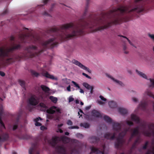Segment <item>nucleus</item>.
Instances as JSON below:
<instances>
[{
	"label": "nucleus",
	"mask_w": 154,
	"mask_h": 154,
	"mask_svg": "<svg viewBox=\"0 0 154 154\" xmlns=\"http://www.w3.org/2000/svg\"><path fill=\"white\" fill-rule=\"evenodd\" d=\"M86 6L82 15V35L84 29H88L91 32H94L108 28L112 24H118L130 15L135 13H139L144 9L145 0H134L130 6H122L115 8L108 12H102L99 16L90 14L87 16L89 0H87Z\"/></svg>",
	"instance_id": "obj_1"
},
{
	"label": "nucleus",
	"mask_w": 154,
	"mask_h": 154,
	"mask_svg": "<svg viewBox=\"0 0 154 154\" xmlns=\"http://www.w3.org/2000/svg\"><path fill=\"white\" fill-rule=\"evenodd\" d=\"M103 119L107 123L112 124L113 129L114 133L112 134L108 132L104 135V138L110 140H113L116 138V140L115 143V146L116 148H119L123 144L124 141L123 139V137L126 132L129 131V129L125 128V124L128 125L132 126L133 125V122L127 120L125 122H123L121 124L113 122L112 120L108 116H104L103 117Z\"/></svg>",
	"instance_id": "obj_2"
},
{
	"label": "nucleus",
	"mask_w": 154,
	"mask_h": 154,
	"mask_svg": "<svg viewBox=\"0 0 154 154\" xmlns=\"http://www.w3.org/2000/svg\"><path fill=\"white\" fill-rule=\"evenodd\" d=\"M131 117L133 121L140 124V126L135 128L132 132L131 138L138 135L140 133L145 136L154 137V123L146 124L144 122L140 121L139 118L134 114L131 115Z\"/></svg>",
	"instance_id": "obj_3"
},
{
	"label": "nucleus",
	"mask_w": 154,
	"mask_h": 154,
	"mask_svg": "<svg viewBox=\"0 0 154 154\" xmlns=\"http://www.w3.org/2000/svg\"><path fill=\"white\" fill-rule=\"evenodd\" d=\"M40 38L36 36L32 32L29 31L28 29L24 28L22 30H19L15 35H12L10 38Z\"/></svg>",
	"instance_id": "obj_4"
},
{
	"label": "nucleus",
	"mask_w": 154,
	"mask_h": 154,
	"mask_svg": "<svg viewBox=\"0 0 154 154\" xmlns=\"http://www.w3.org/2000/svg\"><path fill=\"white\" fill-rule=\"evenodd\" d=\"M148 97H152L154 99V95L150 90L147 89L143 94L142 100L139 106V109L142 110H144L145 109L147 104L146 100Z\"/></svg>",
	"instance_id": "obj_5"
},
{
	"label": "nucleus",
	"mask_w": 154,
	"mask_h": 154,
	"mask_svg": "<svg viewBox=\"0 0 154 154\" xmlns=\"http://www.w3.org/2000/svg\"><path fill=\"white\" fill-rule=\"evenodd\" d=\"M69 150V152L71 154H78V150L75 147L73 148H70ZM56 151L59 154H69L68 153V150H67L63 145L57 146L56 149Z\"/></svg>",
	"instance_id": "obj_6"
},
{
	"label": "nucleus",
	"mask_w": 154,
	"mask_h": 154,
	"mask_svg": "<svg viewBox=\"0 0 154 154\" xmlns=\"http://www.w3.org/2000/svg\"><path fill=\"white\" fill-rule=\"evenodd\" d=\"M42 94H40L38 95L32 96L29 99V104L32 106H35L38 104L40 100L44 101V100Z\"/></svg>",
	"instance_id": "obj_7"
},
{
	"label": "nucleus",
	"mask_w": 154,
	"mask_h": 154,
	"mask_svg": "<svg viewBox=\"0 0 154 154\" xmlns=\"http://www.w3.org/2000/svg\"><path fill=\"white\" fill-rule=\"evenodd\" d=\"M20 47V45H15L13 47L11 48H7L6 49L0 48V57H8V53L9 52L13 51L15 49H19Z\"/></svg>",
	"instance_id": "obj_8"
},
{
	"label": "nucleus",
	"mask_w": 154,
	"mask_h": 154,
	"mask_svg": "<svg viewBox=\"0 0 154 154\" xmlns=\"http://www.w3.org/2000/svg\"><path fill=\"white\" fill-rule=\"evenodd\" d=\"M71 140L68 137L63 136L61 137H53L51 143L53 145H55L56 143H69L70 142Z\"/></svg>",
	"instance_id": "obj_9"
},
{
	"label": "nucleus",
	"mask_w": 154,
	"mask_h": 154,
	"mask_svg": "<svg viewBox=\"0 0 154 154\" xmlns=\"http://www.w3.org/2000/svg\"><path fill=\"white\" fill-rule=\"evenodd\" d=\"M72 63L73 64L78 66L81 69L87 71L89 73H91V72L90 69L87 67L83 65L80 62H79L78 60L75 59H73L72 60Z\"/></svg>",
	"instance_id": "obj_10"
},
{
	"label": "nucleus",
	"mask_w": 154,
	"mask_h": 154,
	"mask_svg": "<svg viewBox=\"0 0 154 154\" xmlns=\"http://www.w3.org/2000/svg\"><path fill=\"white\" fill-rule=\"evenodd\" d=\"M47 111L48 113L50 114H53L57 113L60 114L61 113V110L59 107L53 106L51 107L49 109H48Z\"/></svg>",
	"instance_id": "obj_11"
},
{
	"label": "nucleus",
	"mask_w": 154,
	"mask_h": 154,
	"mask_svg": "<svg viewBox=\"0 0 154 154\" xmlns=\"http://www.w3.org/2000/svg\"><path fill=\"white\" fill-rule=\"evenodd\" d=\"M106 77L110 79L116 84L121 86H124V84L122 82L115 79L110 75L108 74H106Z\"/></svg>",
	"instance_id": "obj_12"
},
{
	"label": "nucleus",
	"mask_w": 154,
	"mask_h": 154,
	"mask_svg": "<svg viewBox=\"0 0 154 154\" xmlns=\"http://www.w3.org/2000/svg\"><path fill=\"white\" fill-rule=\"evenodd\" d=\"M103 152H101L100 150L95 147H92L91 149V152L92 153H94V154H107L105 153V146H103Z\"/></svg>",
	"instance_id": "obj_13"
},
{
	"label": "nucleus",
	"mask_w": 154,
	"mask_h": 154,
	"mask_svg": "<svg viewBox=\"0 0 154 154\" xmlns=\"http://www.w3.org/2000/svg\"><path fill=\"white\" fill-rule=\"evenodd\" d=\"M42 75L47 78H49L55 80H58V79L57 77L54 76L53 75H50L46 71H43L42 72Z\"/></svg>",
	"instance_id": "obj_14"
},
{
	"label": "nucleus",
	"mask_w": 154,
	"mask_h": 154,
	"mask_svg": "<svg viewBox=\"0 0 154 154\" xmlns=\"http://www.w3.org/2000/svg\"><path fill=\"white\" fill-rule=\"evenodd\" d=\"M99 97L101 100H97V103L100 105H103L105 104L106 103L107 99L101 95Z\"/></svg>",
	"instance_id": "obj_15"
},
{
	"label": "nucleus",
	"mask_w": 154,
	"mask_h": 154,
	"mask_svg": "<svg viewBox=\"0 0 154 154\" xmlns=\"http://www.w3.org/2000/svg\"><path fill=\"white\" fill-rule=\"evenodd\" d=\"M92 116L94 117L101 118L103 117L102 115L99 112L94 110L92 111Z\"/></svg>",
	"instance_id": "obj_16"
},
{
	"label": "nucleus",
	"mask_w": 154,
	"mask_h": 154,
	"mask_svg": "<svg viewBox=\"0 0 154 154\" xmlns=\"http://www.w3.org/2000/svg\"><path fill=\"white\" fill-rule=\"evenodd\" d=\"M135 71L136 73L140 77L146 79H148L147 76L145 74L137 69Z\"/></svg>",
	"instance_id": "obj_17"
},
{
	"label": "nucleus",
	"mask_w": 154,
	"mask_h": 154,
	"mask_svg": "<svg viewBox=\"0 0 154 154\" xmlns=\"http://www.w3.org/2000/svg\"><path fill=\"white\" fill-rule=\"evenodd\" d=\"M135 71L136 73L140 77L146 79H148L147 76L145 74L137 69Z\"/></svg>",
	"instance_id": "obj_18"
},
{
	"label": "nucleus",
	"mask_w": 154,
	"mask_h": 154,
	"mask_svg": "<svg viewBox=\"0 0 154 154\" xmlns=\"http://www.w3.org/2000/svg\"><path fill=\"white\" fill-rule=\"evenodd\" d=\"M54 39H50L48 42H47L45 44V45H52L53 47H54L57 46V44L54 41Z\"/></svg>",
	"instance_id": "obj_19"
},
{
	"label": "nucleus",
	"mask_w": 154,
	"mask_h": 154,
	"mask_svg": "<svg viewBox=\"0 0 154 154\" xmlns=\"http://www.w3.org/2000/svg\"><path fill=\"white\" fill-rule=\"evenodd\" d=\"M38 106V108L42 111H45L47 107L46 105L43 103H40Z\"/></svg>",
	"instance_id": "obj_20"
},
{
	"label": "nucleus",
	"mask_w": 154,
	"mask_h": 154,
	"mask_svg": "<svg viewBox=\"0 0 154 154\" xmlns=\"http://www.w3.org/2000/svg\"><path fill=\"white\" fill-rule=\"evenodd\" d=\"M154 140L152 143V146L150 149L149 150L146 154H154Z\"/></svg>",
	"instance_id": "obj_21"
},
{
	"label": "nucleus",
	"mask_w": 154,
	"mask_h": 154,
	"mask_svg": "<svg viewBox=\"0 0 154 154\" xmlns=\"http://www.w3.org/2000/svg\"><path fill=\"white\" fill-rule=\"evenodd\" d=\"M118 112L122 115H124L127 113V110L125 109L119 108L118 109Z\"/></svg>",
	"instance_id": "obj_22"
},
{
	"label": "nucleus",
	"mask_w": 154,
	"mask_h": 154,
	"mask_svg": "<svg viewBox=\"0 0 154 154\" xmlns=\"http://www.w3.org/2000/svg\"><path fill=\"white\" fill-rule=\"evenodd\" d=\"M42 119L39 117L37 118L34 120L35 122V125L36 126H39L41 125V124L40 123L39 121L40 120H41Z\"/></svg>",
	"instance_id": "obj_23"
},
{
	"label": "nucleus",
	"mask_w": 154,
	"mask_h": 154,
	"mask_svg": "<svg viewBox=\"0 0 154 154\" xmlns=\"http://www.w3.org/2000/svg\"><path fill=\"white\" fill-rule=\"evenodd\" d=\"M72 82L75 85V87L77 88L78 89H79V92L81 93H84V91L81 88H80V87L79 85L77 84L76 82L74 81H72Z\"/></svg>",
	"instance_id": "obj_24"
},
{
	"label": "nucleus",
	"mask_w": 154,
	"mask_h": 154,
	"mask_svg": "<svg viewBox=\"0 0 154 154\" xmlns=\"http://www.w3.org/2000/svg\"><path fill=\"white\" fill-rule=\"evenodd\" d=\"M108 104L109 107L111 108H114L117 106L116 103L112 101H109L108 102Z\"/></svg>",
	"instance_id": "obj_25"
},
{
	"label": "nucleus",
	"mask_w": 154,
	"mask_h": 154,
	"mask_svg": "<svg viewBox=\"0 0 154 154\" xmlns=\"http://www.w3.org/2000/svg\"><path fill=\"white\" fill-rule=\"evenodd\" d=\"M29 154H39L37 150L35 149L30 148L29 150Z\"/></svg>",
	"instance_id": "obj_26"
},
{
	"label": "nucleus",
	"mask_w": 154,
	"mask_h": 154,
	"mask_svg": "<svg viewBox=\"0 0 154 154\" xmlns=\"http://www.w3.org/2000/svg\"><path fill=\"white\" fill-rule=\"evenodd\" d=\"M8 136L7 134H4L2 137L0 136V141L6 140L8 139Z\"/></svg>",
	"instance_id": "obj_27"
},
{
	"label": "nucleus",
	"mask_w": 154,
	"mask_h": 154,
	"mask_svg": "<svg viewBox=\"0 0 154 154\" xmlns=\"http://www.w3.org/2000/svg\"><path fill=\"white\" fill-rule=\"evenodd\" d=\"M127 40L131 45L135 47L134 46V44H136V42L134 39H127Z\"/></svg>",
	"instance_id": "obj_28"
},
{
	"label": "nucleus",
	"mask_w": 154,
	"mask_h": 154,
	"mask_svg": "<svg viewBox=\"0 0 154 154\" xmlns=\"http://www.w3.org/2000/svg\"><path fill=\"white\" fill-rule=\"evenodd\" d=\"M49 98L54 103H57V97H54L53 96H51Z\"/></svg>",
	"instance_id": "obj_29"
},
{
	"label": "nucleus",
	"mask_w": 154,
	"mask_h": 154,
	"mask_svg": "<svg viewBox=\"0 0 154 154\" xmlns=\"http://www.w3.org/2000/svg\"><path fill=\"white\" fill-rule=\"evenodd\" d=\"M41 88L43 91L45 92H48L49 91V88L45 85H42L41 86Z\"/></svg>",
	"instance_id": "obj_30"
},
{
	"label": "nucleus",
	"mask_w": 154,
	"mask_h": 154,
	"mask_svg": "<svg viewBox=\"0 0 154 154\" xmlns=\"http://www.w3.org/2000/svg\"><path fill=\"white\" fill-rule=\"evenodd\" d=\"M63 124H61L57 125L58 129L57 130V132H60V133H62L63 131L60 129V128L63 125Z\"/></svg>",
	"instance_id": "obj_31"
},
{
	"label": "nucleus",
	"mask_w": 154,
	"mask_h": 154,
	"mask_svg": "<svg viewBox=\"0 0 154 154\" xmlns=\"http://www.w3.org/2000/svg\"><path fill=\"white\" fill-rule=\"evenodd\" d=\"M149 81L150 82L149 87L152 88H153L154 87V79H150Z\"/></svg>",
	"instance_id": "obj_32"
},
{
	"label": "nucleus",
	"mask_w": 154,
	"mask_h": 154,
	"mask_svg": "<svg viewBox=\"0 0 154 154\" xmlns=\"http://www.w3.org/2000/svg\"><path fill=\"white\" fill-rule=\"evenodd\" d=\"M82 85L83 86L88 90H90L92 86L86 82L83 83Z\"/></svg>",
	"instance_id": "obj_33"
},
{
	"label": "nucleus",
	"mask_w": 154,
	"mask_h": 154,
	"mask_svg": "<svg viewBox=\"0 0 154 154\" xmlns=\"http://www.w3.org/2000/svg\"><path fill=\"white\" fill-rule=\"evenodd\" d=\"M12 59L11 58H10L8 57L5 58L4 59V60L5 61V62L7 63H11V61H12Z\"/></svg>",
	"instance_id": "obj_34"
},
{
	"label": "nucleus",
	"mask_w": 154,
	"mask_h": 154,
	"mask_svg": "<svg viewBox=\"0 0 154 154\" xmlns=\"http://www.w3.org/2000/svg\"><path fill=\"white\" fill-rule=\"evenodd\" d=\"M81 126L85 128H88L89 127V125L88 123H81L80 124Z\"/></svg>",
	"instance_id": "obj_35"
},
{
	"label": "nucleus",
	"mask_w": 154,
	"mask_h": 154,
	"mask_svg": "<svg viewBox=\"0 0 154 154\" xmlns=\"http://www.w3.org/2000/svg\"><path fill=\"white\" fill-rule=\"evenodd\" d=\"M140 141V140L139 138H138L135 141L134 144H133L132 149H133L135 145L138 143H139Z\"/></svg>",
	"instance_id": "obj_36"
},
{
	"label": "nucleus",
	"mask_w": 154,
	"mask_h": 154,
	"mask_svg": "<svg viewBox=\"0 0 154 154\" xmlns=\"http://www.w3.org/2000/svg\"><path fill=\"white\" fill-rule=\"evenodd\" d=\"M21 86L23 88L25 89V82L23 80H20L19 81Z\"/></svg>",
	"instance_id": "obj_37"
},
{
	"label": "nucleus",
	"mask_w": 154,
	"mask_h": 154,
	"mask_svg": "<svg viewBox=\"0 0 154 154\" xmlns=\"http://www.w3.org/2000/svg\"><path fill=\"white\" fill-rule=\"evenodd\" d=\"M31 72L32 75L36 77H38L39 75V74L34 70L31 71Z\"/></svg>",
	"instance_id": "obj_38"
},
{
	"label": "nucleus",
	"mask_w": 154,
	"mask_h": 154,
	"mask_svg": "<svg viewBox=\"0 0 154 154\" xmlns=\"http://www.w3.org/2000/svg\"><path fill=\"white\" fill-rule=\"evenodd\" d=\"M0 124H1V127L2 129L5 128V127L4 125L1 120V118H0Z\"/></svg>",
	"instance_id": "obj_39"
},
{
	"label": "nucleus",
	"mask_w": 154,
	"mask_h": 154,
	"mask_svg": "<svg viewBox=\"0 0 154 154\" xmlns=\"http://www.w3.org/2000/svg\"><path fill=\"white\" fill-rule=\"evenodd\" d=\"M132 101L134 103H137L138 101V99L137 98L135 97H132Z\"/></svg>",
	"instance_id": "obj_40"
},
{
	"label": "nucleus",
	"mask_w": 154,
	"mask_h": 154,
	"mask_svg": "<svg viewBox=\"0 0 154 154\" xmlns=\"http://www.w3.org/2000/svg\"><path fill=\"white\" fill-rule=\"evenodd\" d=\"M74 100V98H73L72 96H70L69 98V102H70L73 101Z\"/></svg>",
	"instance_id": "obj_41"
},
{
	"label": "nucleus",
	"mask_w": 154,
	"mask_h": 154,
	"mask_svg": "<svg viewBox=\"0 0 154 154\" xmlns=\"http://www.w3.org/2000/svg\"><path fill=\"white\" fill-rule=\"evenodd\" d=\"M82 74L84 76H85L86 78L89 79H91V77L90 76H89L88 75L85 73H82Z\"/></svg>",
	"instance_id": "obj_42"
},
{
	"label": "nucleus",
	"mask_w": 154,
	"mask_h": 154,
	"mask_svg": "<svg viewBox=\"0 0 154 154\" xmlns=\"http://www.w3.org/2000/svg\"><path fill=\"white\" fill-rule=\"evenodd\" d=\"M67 124L69 125H71L72 124V122L71 120H68L67 122Z\"/></svg>",
	"instance_id": "obj_43"
},
{
	"label": "nucleus",
	"mask_w": 154,
	"mask_h": 154,
	"mask_svg": "<svg viewBox=\"0 0 154 154\" xmlns=\"http://www.w3.org/2000/svg\"><path fill=\"white\" fill-rule=\"evenodd\" d=\"M93 89H94V87H93V86H91V88L90 89V93L91 95L92 94L93 92Z\"/></svg>",
	"instance_id": "obj_44"
},
{
	"label": "nucleus",
	"mask_w": 154,
	"mask_h": 154,
	"mask_svg": "<svg viewBox=\"0 0 154 154\" xmlns=\"http://www.w3.org/2000/svg\"><path fill=\"white\" fill-rule=\"evenodd\" d=\"M148 35L151 38H154V34H151L150 33H148Z\"/></svg>",
	"instance_id": "obj_45"
},
{
	"label": "nucleus",
	"mask_w": 154,
	"mask_h": 154,
	"mask_svg": "<svg viewBox=\"0 0 154 154\" xmlns=\"http://www.w3.org/2000/svg\"><path fill=\"white\" fill-rule=\"evenodd\" d=\"M78 127L77 126H73L72 127H69V129H78Z\"/></svg>",
	"instance_id": "obj_46"
},
{
	"label": "nucleus",
	"mask_w": 154,
	"mask_h": 154,
	"mask_svg": "<svg viewBox=\"0 0 154 154\" xmlns=\"http://www.w3.org/2000/svg\"><path fill=\"white\" fill-rule=\"evenodd\" d=\"M148 142H146V143H145V145H144V146H143V149H146V147H147V145H148Z\"/></svg>",
	"instance_id": "obj_47"
},
{
	"label": "nucleus",
	"mask_w": 154,
	"mask_h": 154,
	"mask_svg": "<svg viewBox=\"0 0 154 154\" xmlns=\"http://www.w3.org/2000/svg\"><path fill=\"white\" fill-rule=\"evenodd\" d=\"M40 129L42 130H44L47 129V128L44 126H42L40 127Z\"/></svg>",
	"instance_id": "obj_48"
},
{
	"label": "nucleus",
	"mask_w": 154,
	"mask_h": 154,
	"mask_svg": "<svg viewBox=\"0 0 154 154\" xmlns=\"http://www.w3.org/2000/svg\"><path fill=\"white\" fill-rule=\"evenodd\" d=\"M43 15L47 16H50L49 14L46 11H45L43 14Z\"/></svg>",
	"instance_id": "obj_49"
},
{
	"label": "nucleus",
	"mask_w": 154,
	"mask_h": 154,
	"mask_svg": "<svg viewBox=\"0 0 154 154\" xmlns=\"http://www.w3.org/2000/svg\"><path fill=\"white\" fill-rule=\"evenodd\" d=\"M71 87L70 85H69L66 88L67 90L68 91H71Z\"/></svg>",
	"instance_id": "obj_50"
},
{
	"label": "nucleus",
	"mask_w": 154,
	"mask_h": 154,
	"mask_svg": "<svg viewBox=\"0 0 154 154\" xmlns=\"http://www.w3.org/2000/svg\"><path fill=\"white\" fill-rule=\"evenodd\" d=\"M82 113H83V112H82V111L81 110H80V111H79L78 112V114L79 115H80V116H82V115L81 114Z\"/></svg>",
	"instance_id": "obj_51"
},
{
	"label": "nucleus",
	"mask_w": 154,
	"mask_h": 154,
	"mask_svg": "<svg viewBox=\"0 0 154 154\" xmlns=\"http://www.w3.org/2000/svg\"><path fill=\"white\" fill-rule=\"evenodd\" d=\"M57 137V136H54L53 137ZM52 138H52L51 139V140H49V141L48 140V143H50V144H51V145H52V146H55L56 144H57V143H56L55 145H52V144L51 143V140H52Z\"/></svg>",
	"instance_id": "obj_52"
},
{
	"label": "nucleus",
	"mask_w": 154,
	"mask_h": 154,
	"mask_svg": "<svg viewBox=\"0 0 154 154\" xmlns=\"http://www.w3.org/2000/svg\"><path fill=\"white\" fill-rule=\"evenodd\" d=\"M8 10L7 9L5 10L2 13V14L4 15L6 14L8 12Z\"/></svg>",
	"instance_id": "obj_53"
},
{
	"label": "nucleus",
	"mask_w": 154,
	"mask_h": 154,
	"mask_svg": "<svg viewBox=\"0 0 154 154\" xmlns=\"http://www.w3.org/2000/svg\"><path fill=\"white\" fill-rule=\"evenodd\" d=\"M0 75L2 76H3L5 75V73L3 72L0 71Z\"/></svg>",
	"instance_id": "obj_54"
},
{
	"label": "nucleus",
	"mask_w": 154,
	"mask_h": 154,
	"mask_svg": "<svg viewBox=\"0 0 154 154\" xmlns=\"http://www.w3.org/2000/svg\"><path fill=\"white\" fill-rule=\"evenodd\" d=\"M91 106H86L85 107V109L86 110H88L89 109L91 108Z\"/></svg>",
	"instance_id": "obj_55"
},
{
	"label": "nucleus",
	"mask_w": 154,
	"mask_h": 154,
	"mask_svg": "<svg viewBox=\"0 0 154 154\" xmlns=\"http://www.w3.org/2000/svg\"><path fill=\"white\" fill-rule=\"evenodd\" d=\"M76 136L79 137H83L82 135L80 134H76Z\"/></svg>",
	"instance_id": "obj_56"
},
{
	"label": "nucleus",
	"mask_w": 154,
	"mask_h": 154,
	"mask_svg": "<svg viewBox=\"0 0 154 154\" xmlns=\"http://www.w3.org/2000/svg\"><path fill=\"white\" fill-rule=\"evenodd\" d=\"M49 0H43V3L44 5L46 4L48 2Z\"/></svg>",
	"instance_id": "obj_57"
},
{
	"label": "nucleus",
	"mask_w": 154,
	"mask_h": 154,
	"mask_svg": "<svg viewBox=\"0 0 154 154\" xmlns=\"http://www.w3.org/2000/svg\"><path fill=\"white\" fill-rule=\"evenodd\" d=\"M127 47L125 45H124L123 46V51H125V50H126L127 49Z\"/></svg>",
	"instance_id": "obj_58"
},
{
	"label": "nucleus",
	"mask_w": 154,
	"mask_h": 154,
	"mask_svg": "<svg viewBox=\"0 0 154 154\" xmlns=\"http://www.w3.org/2000/svg\"><path fill=\"white\" fill-rule=\"evenodd\" d=\"M123 51L124 53L125 54H127L129 53L128 51L126 50H125V51Z\"/></svg>",
	"instance_id": "obj_59"
},
{
	"label": "nucleus",
	"mask_w": 154,
	"mask_h": 154,
	"mask_svg": "<svg viewBox=\"0 0 154 154\" xmlns=\"http://www.w3.org/2000/svg\"><path fill=\"white\" fill-rule=\"evenodd\" d=\"M17 128V126L16 125H14L13 128V130H15Z\"/></svg>",
	"instance_id": "obj_60"
},
{
	"label": "nucleus",
	"mask_w": 154,
	"mask_h": 154,
	"mask_svg": "<svg viewBox=\"0 0 154 154\" xmlns=\"http://www.w3.org/2000/svg\"><path fill=\"white\" fill-rule=\"evenodd\" d=\"M118 36H119L121 37H122L124 38H126V39L128 38L127 37H126L125 36H123L122 35H118Z\"/></svg>",
	"instance_id": "obj_61"
},
{
	"label": "nucleus",
	"mask_w": 154,
	"mask_h": 154,
	"mask_svg": "<svg viewBox=\"0 0 154 154\" xmlns=\"http://www.w3.org/2000/svg\"><path fill=\"white\" fill-rule=\"evenodd\" d=\"M27 109L29 110L30 111H31V110H32V109H31L30 108H29V106H27Z\"/></svg>",
	"instance_id": "obj_62"
},
{
	"label": "nucleus",
	"mask_w": 154,
	"mask_h": 154,
	"mask_svg": "<svg viewBox=\"0 0 154 154\" xmlns=\"http://www.w3.org/2000/svg\"><path fill=\"white\" fill-rule=\"evenodd\" d=\"M75 103L77 104H78L79 103V101L78 100H76L75 101Z\"/></svg>",
	"instance_id": "obj_63"
},
{
	"label": "nucleus",
	"mask_w": 154,
	"mask_h": 154,
	"mask_svg": "<svg viewBox=\"0 0 154 154\" xmlns=\"http://www.w3.org/2000/svg\"><path fill=\"white\" fill-rule=\"evenodd\" d=\"M69 134V133L68 132H66L65 133V134L66 135H68Z\"/></svg>",
	"instance_id": "obj_64"
}]
</instances>
